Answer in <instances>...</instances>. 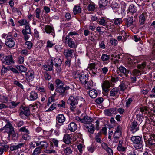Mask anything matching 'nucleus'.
Wrapping results in <instances>:
<instances>
[{"label":"nucleus","mask_w":155,"mask_h":155,"mask_svg":"<svg viewBox=\"0 0 155 155\" xmlns=\"http://www.w3.org/2000/svg\"><path fill=\"white\" fill-rule=\"evenodd\" d=\"M131 140L133 143H135V147L137 149L141 150L143 149V145L142 138L139 136H133Z\"/></svg>","instance_id":"f257e3e1"},{"label":"nucleus","mask_w":155,"mask_h":155,"mask_svg":"<svg viewBox=\"0 0 155 155\" xmlns=\"http://www.w3.org/2000/svg\"><path fill=\"white\" fill-rule=\"evenodd\" d=\"M30 112L29 108L21 106L20 109L19 116L22 119L26 118L25 116H28L30 114Z\"/></svg>","instance_id":"f03ea898"},{"label":"nucleus","mask_w":155,"mask_h":155,"mask_svg":"<svg viewBox=\"0 0 155 155\" xmlns=\"http://www.w3.org/2000/svg\"><path fill=\"white\" fill-rule=\"evenodd\" d=\"M75 119L81 123H84V124H90L93 121V119L91 117L87 116H85L82 118H81L78 116H76L75 117Z\"/></svg>","instance_id":"7ed1b4c3"},{"label":"nucleus","mask_w":155,"mask_h":155,"mask_svg":"<svg viewBox=\"0 0 155 155\" xmlns=\"http://www.w3.org/2000/svg\"><path fill=\"white\" fill-rule=\"evenodd\" d=\"M68 103L69 104L71 110H73L76 108V105L78 104V102L76 98L73 96H71L70 97L68 100Z\"/></svg>","instance_id":"20e7f679"},{"label":"nucleus","mask_w":155,"mask_h":155,"mask_svg":"<svg viewBox=\"0 0 155 155\" xmlns=\"http://www.w3.org/2000/svg\"><path fill=\"white\" fill-rule=\"evenodd\" d=\"M7 124L2 128L0 129V131L4 130L8 134L14 130V128L8 120H7Z\"/></svg>","instance_id":"39448f33"},{"label":"nucleus","mask_w":155,"mask_h":155,"mask_svg":"<svg viewBox=\"0 0 155 155\" xmlns=\"http://www.w3.org/2000/svg\"><path fill=\"white\" fill-rule=\"evenodd\" d=\"M2 61L3 64L6 65H10L14 63L12 57L11 55L3 57Z\"/></svg>","instance_id":"423d86ee"},{"label":"nucleus","mask_w":155,"mask_h":155,"mask_svg":"<svg viewBox=\"0 0 155 155\" xmlns=\"http://www.w3.org/2000/svg\"><path fill=\"white\" fill-rule=\"evenodd\" d=\"M27 99L31 101H34L38 98V94L34 91L29 90L27 93Z\"/></svg>","instance_id":"0eeeda50"},{"label":"nucleus","mask_w":155,"mask_h":155,"mask_svg":"<svg viewBox=\"0 0 155 155\" xmlns=\"http://www.w3.org/2000/svg\"><path fill=\"white\" fill-rule=\"evenodd\" d=\"M14 38L11 36H7L6 39L5 41V44L9 48H12L15 45V42L14 40Z\"/></svg>","instance_id":"6e6552de"},{"label":"nucleus","mask_w":155,"mask_h":155,"mask_svg":"<svg viewBox=\"0 0 155 155\" xmlns=\"http://www.w3.org/2000/svg\"><path fill=\"white\" fill-rule=\"evenodd\" d=\"M79 75L80 82L82 84L86 85L88 81V76L84 73L79 74Z\"/></svg>","instance_id":"1a4fd4ad"},{"label":"nucleus","mask_w":155,"mask_h":155,"mask_svg":"<svg viewBox=\"0 0 155 155\" xmlns=\"http://www.w3.org/2000/svg\"><path fill=\"white\" fill-rule=\"evenodd\" d=\"M104 113L106 115L110 116L117 114L116 109L113 108L106 109L104 110Z\"/></svg>","instance_id":"9d476101"},{"label":"nucleus","mask_w":155,"mask_h":155,"mask_svg":"<svg viewBox=\"0 0 155 155\" xmlns=\"http://www.w3.org/2000/svg\"><path fill=\"white\" fill-rule=\"evenodd\" d=\"M45 32L48 34H51L54 37L55 35L54 29L53 27L49 25H46L45 27Z\"/></svg>","instance_id":"9b49d317"},{"label":"nucleus","mask_w":155,"mask_h":155,"mask_svg":"<svg viewBox=\"0 0 155 155\" xmlns=\"http://www.w3.org/2000/svg\"><path fill=\"white\" fill-rule=\"evenodd\" d=\"M140 71L138 70L135 69L134 70L132 74L130 77L131 81L132 83H135L137 81L136 77L137 74L139 73Z\"/></svg>","instance_id":"f8f14e48"},{"label":"nucleus","mask_w":155,"mask_h":155,"mask_svg":"<svg viewBox=\"0 0 155 155\" xmlns=\"http://www.w3.org/2000/svg\"><path fill=\"white\" fill-rule=\"evenodd\" d=\"M102 87L103 91L107 92L109 90V88L110 87V84L108 81H105L103 82Z\"/></svg>","instance_id":"ddd939ff"},{"label":"nucleus","mask_w":155,"mask_h":155,"mask_svg":"<svg viewBox=\"0 0 155 155\" xmlns=\"http://www.w3.org/2000/svg\"><path fill=\"white\" fill-rule=\"evenodd\" d=\"M84 126L85 130H87L88 132L91 133L93 134L95 130V128L93 124H85Z\"/></svg>","instance_id":"4468645a"},{"label":"nucleus","mask_w":155,"mask_h":155,"mask_svg":"<svg viewBox=\"0 0 155 155\" xmlns=\"http://www.w3.org/2000/svg\"><path fill=\"white\" fill-rule=\"evenodd\" d=\"M101 146L102 148L106 150L110 155H113L112 149L109 147L107 144L103 143L102 144Z\"/></svg>","instance_id":"2eb2a0df"},{"label":"nucleus","mask_w":155,"mask_h":155,"mask_svg":"<svg viewBox=\"0 0 155 155\" xmlns=\"http://www.w3.org/2000/svg\"><path fill=\"white\" fill-rule=\"evenodd\" d=\"M139 127L138 123L135 121H134L132 122L131 126L130 128V130L133 133L139 130Z\"/></svg>","instance_id":"dca6fc26"},{"label":"nucleus","mask_w":155,"mask_h":155,"mask_svg":"<svg viewBox=\"0 0 155 155\" xmlns=\"http://www.w3.org/2000/svg\"><path fill=\"white\" fill-rule=\"evenodd\" d=\"M69 89L70 87L69 86H66L65 87H64L63 86L59 87H56L55 89V91L59 93L63 94L65 92L66 90Z\"/></svg>","instance_id":"f3484780"},{"label":"nucleus","mask_w":155,"mask_h":155,"mask_svg":"<svg viewBox=\"0 0 155 155\" xmlns=\"http://www.w3.org/2000/svg\"><path fill=\"white\" fill-rule=\"evenodd\" d=\"M51 63L55 67H58L61 66L62 63L61 60L58 58H56L54 59L52 58L51 61Z\"/></svg>","instance_id":"a211bd4d"},{"label":"nucleus","mask_w":155,"mask_h":155,"mask_svg":"<svg viewBox=\"0 0 155 155\" xmlns=\"http://www.w3.org/2000/svg\"><path fill=\"white\" fill-rule=\"evenodd\" d=\"M118 69L121 73L124 74L126 77L128 76V74L130 73V70H129L126 69L122 66H121L118 68Z\"/></svg>","instance_id":"6ab92c4d"},{"label":"nucleus","mask_w":155,"mask_h":155,"mask_svg":"<svg viewBox=\"0 0 155 155\" xmlns=\"http://www.w3.org/2000/svg\"><path fill=\"white\" fill-rule=\"evenodd\" d=\"M34 72L33 71H29L25 74L26 79L28 82L32 81L34 78Z\"/></svg>","instance_id":"aec40b11"},{"label":"nucleus","mask_w":155,"mask_h":155,"mask_svg":"<svg viewBox=\"0 0 155 155\" xmlns=\"http://www.w3.org/2000/svg\"><path fill=\"white\" fill-rule=\"evenodd\" d=\"M68 129L71 132H74L77 129V126L75 123L72 122L68 125Z\"/></svg>","instance_id":"412c9836"},{"label":"nucleus","mask_w":155,"mask_h":155,"mask_svg":"<svg viewBox=\"0 0 155 155\" xmlns=\"http://www.w3.org/2000/svg\"><path fill=\"white\" fill-rule=\"evenodd\" d=\"M36 146H39L41 148L45 149L47 148L48 146V143L45 141H38V143H37Z\"/></svg>","instance_id":"4be33fe9"},{"label":"nucleus","mask_w":155,"mask_h":155,"mask_svg":"<svg viewBox=\"0 0 155 155\" xmlns=\"http://www.w3.org/2000/svg\"><path fill=\"white\" fill-rule=\"evenodd\" d=\"M56 120L58 123H63L65 120V117L63 114H58L56 116Z\"/></svg>","instance_id":"5701e85b"},{"label":"nucleus","mask_w":155,"mask_h":155,"mask_svg":"<svg viewBox=\"0 0 155 155\" xmlns=\"http://www.w3.org/2000/svg\"><path fill=\"white\" fill-rule=\"evenodd\" d=\"M18 134L15 133L14 130L9 134L8 135V137L11 138L13 140H17L18 137Z\"/></svg>","instance_id":"b1692460"},{"label":"nucleus","mask_w":155,"mask_h":155,"mask_svg":"<svg viewBox=\"0 0 155 155\" xmlns=\"http://www.w3.org/2000/svg\"><path fill=\"white\" fill-rule=\"evenodd\" d=\"M23 144V143H19L17 145L11 146L10 147L9 152H11L13 151L16 150L18 149L21 148Z\"/></svg>","instance_id":"393cba45"},{"label":"nucleus","mask_w":155,"mask_h":155,"mask_svg":"<svg viewBox=\"0 0 155 155\" xmlns=\"http://www.w3.org/2000/svg\"><path fill=\"white\" fill-rule=\"evenodd\" d=\"M74 53L73 50L69 48L64 50V54L66 58H68L71 57Z\"/></svg>","instance_id":"a878e982"},{"label":"nucleus","mask_w":155,"mask_h":155,"mask_svg":"<svg viewBox=\"0 0 155 155\" xmlns=\"http://www.w3.org/2000/svg\"><path fill=\"white\" fill-rule=\"evenodd\" d=\"M53 64L51 61L48 62L47 65L43 66V68L46 71H52L53 70Z\"/></svg>","instance_id":"bb28decb"},{"label":"nucleus","mask_w":155,"mask_h":155,"mask_svg":"<svg viewBox=\"0 0 155 155\" xmlns=\"http://www.w3.org/2000/svg\"><path fill=\"white\" fill-rule=\"evenodd\" d=\"M63 140L64 142L66 144H69L71 142V139L70 135L66 134L64 135V137Z\"/></svg>","instance_id":"cd10ccee"},{"label":"nucleus","mask_w":155,"mask_h":155,"mask_svg":"<svg viewBox=\"0 0 155 155\" xmlns=\"http://www.w3.org/2000/svg\"><path fill=\"white\" fill-rule=\"evenodd\" d=\"M68 46L71 48H74L76 47L75 42L73 41L72 38L69 39L68 41Z\"/></svg>","instance_id":"c85d7f7f"},{"label":"nucleus","mask_w":155,"mask_h":155,"mask_svg":"<svg viewBox=\"0 0 155 155\" xmlns=\"http://www.w3.org/2000/svg\"><path fill=\"white\" fill-rule=\"evenodd\" d=\"M108 2L107 0H99V4L100 8H103L107 5Z\"/></svg>","instance_id":"c756f323"},{"label":"nucleus","mask_w":155,"mask_h":155,"mask_svg":"<svg viewBox=\"0 0 155 155\" xmlns=\"http://www.w3.org/2000/svg\"><path fill=\"white\" fill-rule=\"evenodd\" d=\"M148 143L151 146L155 144V134H152L150 135V137L148 139Z\"/></svg>","instance_id":"7c9ffc66"},{"label":"nucleus","mask_w":155,"mask_h":155,"mask_svg":"<svg viewBox=\"0 0 155 155\" xmlns=\"http://www.w3.org/2000/svg\"><path fill=\"white\" fill-rule=\"evenodd\" d=\"M89 94L90 97L92 98H94L97 96L98 93L97 91L94 90H92L89 91Z\"/></svg>","instance_id":"2f4dec72"},{"label":"nucleus","mask_w":155,"mask_h":155,"mask_svg":"<svg viewBox=\"0 0 155 155\" xmlns=\"http://www.w3.org/2000/svg\"><path fill=\"white\" fill-rule=\"evenodd\" d=\"M135 21V20H134L132 16L129 17L127 19L126 22V25L127 27H129L132 25L134 21Z\"/></svg>","instance_id":"473e14b6"},{"label":"nucleus","mask_w":155,"mask_h":155,"mask_svg":"<svg viewBox=\"0 0 155 155\" xmlns=\"http://www.w3.org/2000/svg\"><path fill=\"white\" fill-rule=\"evenodd\" d=\"M73 11L74 15L80 13L81 12V8L79 6L75 5L74 7Z\"/></svg>","instance_id":"72a5a7b5"},{"label":"nucleus","mask_w":155,"mask_h":155,"mask_svg":"<svg viewBox=\"0 0 155 155\" xmlns=\"http://www.w3.org/2000/svg\"><path fill=\"white\" fill-rule=\"evenodd\" d=\"M63 151L66 155H70L72 153V150L71 148L68 147H66L63 149Z\"/></svg>","instance_id":"f704fd0d"},{"label":"nucleus","mask_w":155,"mask_h":155,"mask_svg":"<svg viewBox=\"0 0 155 155\" xmlns=\"http://www.w3.org/2000/svg\"><path fill=\"white\" fill-rule=\"evenodd\" d=\"M102 135V133L101 132L95 134V139L97 142L101 143L102 142L101 140Z\"/></svg>","instance_id":"c9c22d12"},{"label":"nucleus","mask_w":155,"mask_h":155,"mask_svg":"<svg viewBox=\"0 0 155 155\" xmlns=\"http://www.w3.org/2000/svg\"><path fill=\"white\" fill-rule=\"evenodd\" d=\"M54 82L56 87L64 86V82L59 79H56Z\"/></svg>","instance_id":"e433bc0d"},{"label":"nucleus","mask_w":155,"mask_h":155,"mask_svg":"<svg viewBox=\"0 0 155 155\" xmlns=\"http://www.w3.org/2000/svg\"><path fill=\"white\" fill-rule=\"evenodd\" d=\"M41 149L39 146L36 147L34 150L32 155H38L40 154L41 151Z\"/></svg>","instance_id":"4c0bfd02"},{"label":"nucleus","mask_w":155,"mask_h":155,"mask_svg":"<svg viewBox=\"0 0 155 155\" xmlns=\"http://www.w3.org/2000/svg\"><path fill=\"white\" fill-rule=\"evenodd\" d=\"M110 56L105 54H103L101 57V59L103 61H107L109 60Z\"/></svg>","instance_id":"58836bf2"},{"label":"nucleus","mask_w":155,"mask_h":155,"mask_svg":"<svg viewBox=\"0 0 155 155\" xmlns=\"http://www.w3.org/2000/svg\"><path fill=\"white\" fill-rule=\"evenodd\" d=\"M97 22L98 24L103 26H105L107 23V21L103 18L99 19L97 20Z\"/></svg>","instance_id":"ea45409f"},{"label":"nucleus","mask_w":155,"mask_h":155,"mask_svg":"<svg viewBox=\"0 0 155 155\" xmlns=\"http://www.w3.org/2000/svg\"><path fill=\"white\" fill-rule=\"evenodd\" d=\"M119 91V89L117 88H113L110 92V95L111 96L114 97L117 94Z\"/></svg>","instance_id":"a19ab883"},{"label":"nucleus","mask_w":155,"mask_h":155,"mask_svg":"<svg viewBox=\"0 0 155 155\" xmlns=\"http://www.w3.org/2000/svg\"><path fill=\"white\" fill-rule=\"evenodd\" d=\"M22 32L31 34V31L30 26L28 25H26L25 27V28L23 29L22 30Z\"/></svg>","instance_id":"79ce46f5"},{"label":"nucleus","mask_w":155,"mask_h":155,"mask_svg":"<svg viewBox=\"0 0 155 155\" xmlns=\"http://www.w3.org/2000/svg\"><path fill=\"white\" fill-rule=\"evenodd\" d=\"M146 20L145 15L142 13L140 16L139 21L141 25L143 24Z\"/></svg>","instance_id":"37998d69"},{"label":"nucleus","mask_w":155,"mask_h":155,"mask_svg":"<svg viewBox=\"0 0 155 155\" xmlns=\"http://www.w3.org/2000/svg\"><path fill=\"white\" fill-rule=\"evenodd\" d=\"M114 23L115 25H120L122 23V19L121 18H115L114 20Z\"/></svg>","instance_id":"c03bdc74"},{"label":"nucleus","mask_w":155,"mask_h":155,"mask_svg":"<svg viewBox=\"0 0 155 155\" xmlns=\"http://www.w3.org/2000/svg\"><path fill=\"white\" fill-rule=\"evenodd\" d=\"M9 67H6L4 65L3 66L1 71L2 75H4L5 73H7L9 71Z\"/></svg>","instance_id":"a18cd8bd"},{"label":"nucleus","mask_w":155,"mask_h":155,"mask_svg":"<svg viewBox=\"0 0 155 155\" xmlns=\"http://www.w3.org/2000/svg\"><path fill=\"white\" fill-rule=\"evenodd\" d=\"M119 87L120 91H124L127 88L125 82H122L119 86Z\"/></svg>","instance_id":"49530a36"},{"label":"nucleus","mask_w":155,"mask_h":155,"mask_svg":"<svg viewBox=\"0 0 155 155\" xmlns=\"http://www.w3.org/2000/svg\"><path fill=\"white\" fill-rule=\"evenodd\" d=\"M129 10L130 12L132 13H134L136 12L137 10L136 7H135L133 4L130 5L129 8Z\"/></svg>","instance_id":"de8ad7c7"},{"label":"nucleus","mask_w":155,"mask_h":155,"mask_svg":"<svg viewBox=\"0 0 155 155\" xmlns=\"http://www.w3.org/2000/svg\"><path fill=\"white\" fill-rule=\"evenodd\" d=\"M18 102L12 101L8 103V107L10 108H15L18 104Z\"/></svg>","instance_id":"09e8293b"},{"label":"nucleus","mask_w":155,"mask_h":155,"mask_svg":"<svg viewBox=\"0 0 155 155\" xmlns=\"http://www.w3.org/2000/svg\"><path fill=\"white\" fill-rule=\"evenodd\" d=\"M111 7L114 10H118L119 9L120 5L115 2H113L111 5Z\"/></svg>","instance_id":"8fccbe9b"},{"label":"nucleus","mask_w":155,"mask_h":155,"mask_svg":"<svg viewBox=\"0 0 155 155\" xmlns=\"http://www.w3.org/2000/svg\"><path fill=\"white\" fill-rule=\"evenodd\" d=\"M27 127L24 126L22 127H21L19 130V131L20 132H23L24 133H29V131L27 128Z\"/></svg>","instance_id":"3c124183"},{"label":"nucleus","mask_w":155,"mask_h":155,"mask_svg":"<svg viewBox=\"0 0 155 155\" xmlns=\"http://www.w3.org/2000/svg\"><path fill=\"white\" fill-rule=\"evenodd\" d=\"M17 68L20 71L22 72H25L27 70V68L23 65L19 66L17 67Z\"/></svg>","instance_id":"603ef678"},{"label":"nucleus","mask_w":155,"mask_h":155,"mask_svg":"<svg viewBox=\"0 0 155 155\" xmlns=\"http://www.w3.org/2000/svg\"><path fill=\"white\" fill-rule=\"evenodd\" d=\"M18 23H19L21 26L25 25H28L29 24V22L27 21L26 19H22L18 21Z\"/></svg>","instance_id":"864d4df0"},{"label":"nucleus","mask_w":155,"mask_h":155,"mask_svg":"<svg viewBox=\"0 0 155 155\" xmlns=\"http://www.w3.org/2000/svg\"><path fill=\"white\" fill-rule=\"evenodd\" d=\"M87 8L89 11H94L95 9V5L94 4H89L87 6Z\"/></svg>","instance_id":"5fc2aeb1"},{"label":"nucleus","mask_w":155,"mask_h":155,"mask_svg":"<svg viewBox=\"0 0 155 155\" xmlns=\"http://www.w3.org/2000/svg\"><path fill=\"white\" fill-rule=\"evenodd\" d=\"M41 10H40L39 8H36L35 10V16L38 19H40L41 17L40 16V13H41Z\"/></svg>","instance_id":"6e6d98bb"},{"label":"nucleus","mask_w":155,"mask_h":155,"mask_svg":"<svg viewBox=\"0 0 155 155\" xmlns=\"http://www.w3.org/2000/svg\"><path fill=\"white\" fill-rule=\"evenodd\" d=\"M108 71V68L106 67H104L101 68V72L104 75L107 74Z\"/></svg>","instance_id":"4d7b16f0"},{"label":"nucleus","mask_w":155,"mask_h":155,"mask_svg":"<svg viewBox=\"0 0 155 155\" xmlns=\"http://www.w3.org/2000/svg\"><path fill=\"white\" fill-rule=\"evenodd\" d=\"M37 143H38V142H32L29 144V148L31 149H32L35 148L36 146Z\"/></svg>","instance_id":"13d9d810"},{"label":"nucleus","mask_w":155,"mask_h":155,"mask_svg":"<svg viewBox=\"0 0 155 155\" xmlns=\"http://www.w3.org/2000/svg\"><path fill=\"white\" fill-rule=\"evenodd\" d=\"M13 83L15 85L18 86L19 87H20L21 89L23 88V85L17 81L16 80H14L13 82Z\"/></svg>","instance_id":"bf43d9fd"},{"label":"nucleus","mask_w":155,"mask_h":155,"mask_svg":"<svg viewBox=\"0 0 155 155\" xmlns=\"http://www.w3.org/2000/svg\"><path fill=\"white\" fill-rule=\"evenodd\" d=\"M117 133H119V135H121V127L120 125L117 126V129L115 132V134H116Z\"/></svg>","instance_id":"052dcab7"},{"label":"nucleus","mask_w":155,"mask_h":155,"mask_svg":"<svg viewBox=\"0 0 155 155\" xmlns=\"http://www.w3.org/2000/svg\"><path fill=\"white\" fill-rule=\"evenodd\" d=\"M44 76L46 80H49L51 78V75L47 72L45 73Z\"/></svg>","instance_id":"680f3d73"},{"label":"nucleus","mask_w":155,"mask_h":155,"mask_svg":"<svg viewBox=\"0 0 155 155\" xmlns=\"http://www.w3.org/2000/svg\"><path fill=\"white\" fill-rule=\"evenodd\" d=\"M146 65L145 62H143L141 64H138L137 66V68L140 69H143L144 68Z\"/></svg>","instance_id":"e2e57ef3"},{"label":"nucleus","mask_w":155,"mask_h":155,"mask_svg":"<svg viewBox=\"0 0 155 155\" xmlns=\"http://www.w3.org/2000/svg\"><path fill=\"white\" fill-rule=\"evenodd\" d=\"M110 42L112 45L114 46L117 45L118 43L117 41L115 39L113 38L111 39Z\"/></svg>","instance_id":"0e129e2a"},{"label":"nucleus","mask_w":155,"mask_h":155,"mask_svg":"<svg viewBox=\"0 0 155 155\" xmlns=\"http://www.w3.org/2000/svg\"><path fill=\"white\" fill-rule=\"evenodd\" d=\"M25 44L27 45V48L29 49H30L32 47V44L30 41H27L25 42Z\"/></svg>","instance_id":"69168bd1"},{"label":"nucleus","mask_w":155,"mask_h":155,"mask_svg":"<svg viewBox=\"0 0 155 155\" xmlns=\"http://www.w3.org/2000/svg\"><path fill=\"white\" fill-rule=\"evenodd\" d=\"M52 141L54 146L57 147H58V141L55 139L53 138L52 139Z\"/></svg>","instance_id":"338daca9"},{"label":"nucleus","mask_w":155,"mask_h":155,"mask_svg":"<svg viewBox=\"0 0 155 155\" xmlns=\"http://www.w3.org/2000/svg\"><path fill=\"white\" fill-rule=\"evenodd\" d=\"M24 61V57L21 56H19L18 60V62L19 64H21L23 63Z\"/></svg>","instance_id":"774afa93"}]
</instances>
